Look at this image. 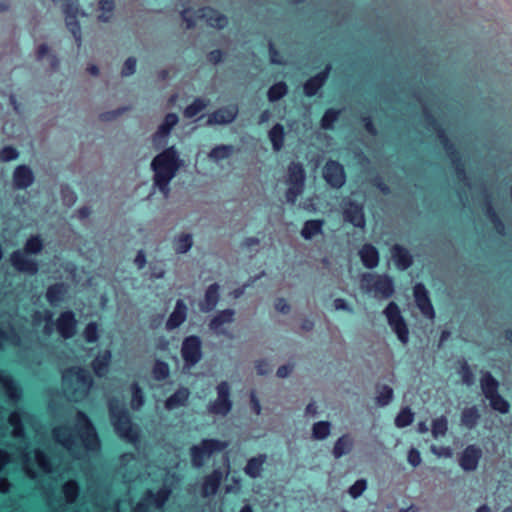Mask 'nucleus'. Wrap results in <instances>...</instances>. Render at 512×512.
I'll return each mask as SVG.
<instances>
[{"label":"nucleus","mask_w":512,"mask_h":512,"mask_svg":"<svg viewBox=\"0 0 512 512\" xmlns=\"http://www.w3.org/2000/svg\"><path fill=\"white\" fill-rule=\"evenodd\" d=\"M190 397V391L186 387L178 388L171 396H169L165 403L164 407L168 411H172L178 409L180 407H184L187 405Z\"/></svg>","instance_id":"b1692460"},{"label":"nucleus","mask_w":512,"mask_h":512,"mask_svg":"<svg viewBox=\"0 0 512 512\" xmlns=\"http://www.w3.org/2000/svg\"><path fill=\"white\" fill-rule=\"evenodd\" d=\"M288 88L284 82H278L272 85L267 93L268 100L275 102L284 97L287 94Z\"/></svg>","instance_id":"3c124183"},{"label":"nucleus","mask_w":512,"mask_h":512,"mask_svg":"<svg viewBox=\"0 0 512 512\" xmlns=\"http://www.w3.org/2000/svg\"><path fill=\"white\" fill-rule=\"evenodd\" d=\"M460 373H461L462 381L464 384H466L467 386H471L474 384V375H473L470 367L467 364H464L461 367Z\"/></svg>","instance_id":"774afa93"},{"label":"nucleus","mask_w":512,"mask_h":512,"mask_svg":"<svg viewBox=\"0 0 512 512\" xmlns=\"http://www.w3.org/2000/svg\"><path fill=\"white\" fill-rule=\"evenodd\" d=\"M209 104V100L203 98H196L188 105L184 110V116L186 118H193L203 111Z\"/></svg>","instance_id":"a18cd8bd"},{"label":"nucleus","mask_w":512,"mask_h":512,"mask_svg":"<svg viewBox=\"0 0 512 512\" xmlns=\"http://www.w3.org/2000/svg\"><path fill=\"white\" fill-rule=\"evenodd\" d=\"M61 196H62V200H63L64 204L69 207L72 206L77 200V196H76L75 192L72 191L68 187L62 188Z\"/></svg>","instance_id":"338daca9"},{"label":"nucleus","mask_w":512,"mask_h":512,"mask_svg":"<svg viewBox=\"0 0 512 512\" xmlns=\"http://www.w3.org/2000/svg\"><path fill=\"white\" fill-rule=\"evenodd\" d=\"M325 181L333 188H341L346 182V175L343 166L334 160L326 162L323 168Z\"/></svg>","instance_id":"f8f14e48"},{"label":"nucleus","mask_w":512,"mask_h":512,"mask_svg":"<svg viewBox=\"0 0 512 512\" xmlns=\"http://www.w3.org/2000/svg\"><path fill=\"white\" fill-rule=\"evenodd\" d=\"M233 317L234 310L232 309H225L223 311H220L209 322L210 330L214 331L217 334H224V331L221 330V327L224 324L231 323L233 321Z\"/></svg>","instance_id":"473e14b6"},{"label":"nucleus","mask_w":512,"mask_h":512,"mask_svg":"<svg viewBox=\"0 0 512 512\" xmlns=\"http://www.w3.org/2000/svg\"><path fill=\"white\" fill-rule=\"evenodd\" d=\"M305 169L300 162H291L287 169L288 189L285 197L290 204H295L297 198L303 193L305 186Z\"/></svg>","instance_id":"423d86ee"},{"label":"nucleus","mask_w":512,"mask_h":512,"mask_svg":"<svg viewBox=\"0 0 512 512\" xmlns=\"http://www.w3.org/2000/svg\"><path fill=\"white\" fill-rule=\"evenodd\" d=\"M344 220L353 224L355 227L362 228L365 225L363 206L349 201L343 212Z\"/></svg>","instance_id":"aec40b11"},{"label":"nucleus","mask_w":512,"mask_h":512,"mask_svg":"<svg viewBox=\"0 0 512 512\" xmlns=\"http://www.w3.org/2000/svg\"><path fill=\"white\" fill-rule=\"evenodd\" d=\"M198 12V17L205 19L207 24L211 27L221 29L224 28L228 23L226 16L212 8L204 7Z\"/></svg>","instance_id":"393cba45"},{"label":"nucleus","mask_w":512,"mask_h":512,"mask_svg":"<svg viewBox=\"0 0 512 512\" xmlns=\"http://www.w3.org/2000/svg\"><path fill=\"white\" fill-rule=\"evenodd\" d=\"M34 182V174L27 165H19L13 172V186L16 189H26Z\"/></svg>","instance_id":"4be33fe9"},{"label":"nucleus","mask_w":512,"mask_h":512,"mask_svg":"<svg viewBox=\"0 0 512 512\" xmlns=\"http://www.w3.org/2000/svg\"><path fill=\"white\" fill-rule=\"evenodd\" d=\"M233 152L231 145H218L209 152V158L214 161H219L228 158Z\"/></svg>","instance_id":"5fc2aeb1"},{"label":"nucleus","mask_w":512,"mask_h":512,"mask_svg":"<svg viewBox=\"0 0 512 512\" xmlns=\"http://www.w3.org/2000/svg\"><path fill=\"white\" fill-rule=\"evenodd\" d=\"M193 240L191 234L180 235L175 243V251L179 254H184L192 247Z\"/></svg>","instance_id":"bf43d9fd"},{"label":"nucleus","mask_w":512,"mask_h":512,"mask_svg":"<svg viewBox=\"0 0 512 512\" xmlns=\"http://www.w3.org/2000/svg\"><path fill=\"white\" fill-rule=\"evenodd\" d=\"M222 480V472L219 469L213 470V472L204 478L202 484V495L204 497H210L217 493Z\"/></svg>","instance_id":"cd10ccee"},{"label":"nucleus","mask_w":512,"mask_h":512,"mask_svg":"<svg viewBox=\"0 0 512 512\" xmlns=\"http://www.w3.org/2000/svg\"><path fill=\"white\" fill-rule=\"evenodd\" d=\"M414 420V413L409 407L403 408L395 418V426L404 428L409 426Z\"/></svg>","instance_id":"864d4df0"},{"label":"nucleus","mask_w":512,"mask_h":512,"mask_svg":"<svg viewBox=\"0 0 512 512\" xmlns=\"http://www.w3.org/2000/svg\"><path fill=\"white\" fill-rule=\"evenodd\" d=\"M111 357V352L109 350H105L97 355L92 361L93 371L98 377H103L107 374Z\"/></svg>","instance_id":"f704fd0d"},{"label":"nucleus","mask_w":512,"mask_h":512,"mask_svg":"<svg viewBox=\"0 0 512 512\" xmlns=\"http://www.w3.org/2000/svg\"><path fill=\"white\" fill-rule=\"evenodd\" d=\"M182 165V160L174 146L166 148L159 153L151 163L154 171V185L167 198L170 192L169 184L175 177L177 171Z\"/></svg>","instance_id":"f257e3e1"},{"label":"nucleus","mask_w":512,"mask_h":512,"mask_svg":"<svg viewBox=\"0 0 512 512\" xmlns=\"http://www.w3.org/2000/svg\"><path fill=\"white\" fill-rule=\"evenodd\" d=\"M66 294V288L63 283H55L50 285L46 291V299L51 306H57L63 301Z\"/></svg>","instance_id":"e433bc0d"},{"label":"nucleus","mask_w":512,"mask_h":512,"mask_svg":"<svg viewBox=\"0 0 512 512\" xmlns=\"http://www.w3.org/2000/svg\"><path fill=\"white\" fill-rule=\"evenodd\" d=\"M9 344L13 347H19L21 344V338L15 329L11 328L8 331L3 330L0 327V349Z\"/></svg>","instance_id":"37998d69"},{"label":"nucleus","mask_w":512,"mask_h":512,"mask_svg":"<svg viewBox=\"0 0 512 512\" xmlns=\"http://www.w3.org/2000/svg\"><path fill=\"white\" fill-rule=\"evenodd\" d=\"M427 120L432 126V129L437 133L439 142L443 146L446 154L451 160V163L456 172L457 178L460 181L467 182V176L465 171V165L461 160L459 153L457 152L454 144L449 140L445 130L439 125V123L430 115H427Z\"/></svg>","instance_id":"20e7f679"},{"label":"nucleus","mask_w":512,"mask_h":512,"mask_svg":"<svg viewBox=\"0 0 512 512\" xmlns=\"http://www.w3.org/2000/svg\"><path fill=\"white\" fill-rule=\"evenodd\" d=\"M359 256L363 265L368 269L375 268L378 265L379 253L371 244L363 245L359 251Z\"/></svg>","instance_id":"2f4dec72"},{"label":"nucleus","mask_w":512,"mask_h":512,"mask_svg":"<svg viewBox=\"0 0 512 512\" xmlns=\"http://www.w3.org/2000/svg\"><path fill=\"white\" fill-rule=\"evenodd\" d=\"M391 254L397 268L400 270L408 269L413 263L409 251L399 244L392 247Z\"/></svg>","instance_id":"c85d7f7f"},{"label":"nucleus","mask_w":512,"mask_h":512,"mask_svg":"<svg viewBox=\"0 0 512 512\" xmlns=\"http://www.w3.org/2000/svg\"><path fill=\"white\" fill-rule=\"evenodd\" d=\"M490 402V406L500 413H507L509 411V403L499 393L487 398Z\"/></svg>","instance_id":"052dcab7"},{"label":"nucleus","mask_w":512,"mask_h":512,"mask_svg":"<svg viewBox=\"0 0 512 512\" xmlns=\"http://www.w3.org/2000/svg\"><path fill=\"white\" fill-rule=\"evenodd\" d=\"M74 430L87 451L99 450L100 441L96 429L89 417L82 411H78L76 414Z\"/></svg>","instance_id":"39448f33"},{"label":"nucleus","mask_w":512,"mask_h":512,"mask_svg":"<svg viewBox=\"0 0 512 512\" xmlns=\"http://www.w3.org/2000/svg\"><path fill=\"white\" fill-rule=\"evenodd\" d=\"M187 311L188 309L185 302L182 299H178L176 301L174 310L169 315L166 321V330L173 331L174 329L178 328L181 324H183L187 318Z\"/></svg>","instance_id":"412c9836"},{"label":"nucleus","mask_w":512,"mask_h":512,"mask_svg":"<svg viewBox=\"0 0 512 512\" xmlns=\"http://www.w3.org/2000/svg\"><path fill=\"white\" fill-rule=\"evenodd\" d=\"M362 285L369 292H374L375 297L389 298L394 293L393 281L386 275L373 276L371 274H364Z\"/></svg>","instance_id":"9d476101"},{"label":"nucleus","mask_w":512,"mask_h":512,"mask_svg":"<svg viewBox=\"0 0 512 512\" xmlns=\"http://www.w3.org/2000/svg\"><path fill=\"white\" fill-rule=\"evenodd\" d=\"M217 398L209 403L208 412L214 415L226 416L232 409L230 399V386L228 382L222 381L216 387Z\"/></svg>","instance_id":"9b49d317"},{"label":"nucleus","mask_w":512,"mask_h":512,"mask_svg":"<svg viewBox=\"0 0 512 512\" xmlns=\"http://www.w3.org/2000/svg\"><path fill=\"white\" fill-rule=\"evenodd\" d=\"M269 139L272 143L273 150L278 152L284 144V128L281 124H276L269 131Z\"/></svg>","instance_id":"c03bdc74"},{"label":"nucleus","mask_w":512,"mask_h":512,"mask_svg":"<svg viewBox=\"0 0 512 512\" xmlns=\"http://www.w3.org/2000/svg\"><path fill=\"white\" fill-rule=\"evenodd\" d=\"M338 117L339 111L334 109L326 110L321 119V127L326 130L332 129Z\"/></svg>","instance_id":"680f3d73"},{"label":"nucleus","mask_w":512,"mask_h":512,"mask_svg":"<svg viewBox=\"0 0 512 512\" xmlns=\"http://www.w3.org/2000/svg\"><path fill=\"white\" fill-rule=\"evenodd\" d=\"M367 488V481L365 479H358L352 486L349 487L348 493L353 499L360 497Z\"/></svg>","instance_id":"0e129e2a"},{"label":"nucleus","mask_w":512,"mask_h":512,"mask_svg":"<svg viewBox=\"0 0 512 512\" xmlns=\"http://www.w3.org/2000/svg\"><path fill=\"white\" fill-rule=\"evenodd\" d=\"M353 448V439L349 434H344L337 439L334 444L332 454L334 458L339 459L351 452Z\"/></svg>","instance_id":"c9c22d12"},{"label":"nucleus","mask_w":512,"mask_h":512,"mask_svg":"<svg viewBox=\"0 0 512 512\" xmlns=\"http://www.w3.org/2000/svg\"><path fill=\"white\" fill-rule=\"evenodd\" d=\"M77 320L73 311L62 312L57 321L56 329L63 339H71L76 334Z\"/></svg>","instance_id":"dca6fc26"},{"label":"nucleus","mask_w":512,"mask_h":512,"mask_svg":"<svg viewBox=\"0 0 512 512\" xmlns=\"http://www.w3.org/2000/svg\"><path fill=\"white\" fill-rule=\"evenodd\" d=\"M220 286L217 283L209 285L205 291L204 300L199 304V308L202 312L212 311L218 304Z\"/></svg>","instance_id":"a878e982"},{"label":"nucleus","mask_w":512,"mask_h":512,"mask_svg":"<svg viewBox=\"0 0 512 512\" xmlns=\"http://www.w3.org/2000/svg\"><path fill=\"white\" fill-rule=\"evenodd\" d=\"M19 152L12 146H5L0 150V161L9 162L17 159Z\"/></svg>","instance_id":"69168bd1"},{"label":"nucleus","mask_w":512,"mask_h":512,"mask_svg":"<svg viewBox=\"0 0 512 512\" xmlns=\"http://www.w3.org/2000/svg\"><path fill=\"white\" fill-rule=\"evenodd\" d=\"M331 424L328 421H319L313 424L312 438L324 440L330 435Z\"/></svg>","instance_id":"de8ad7c7"},{"label":"nucleus","mask_w":512,"mask_h":512,"mask_svg":"<svg viewBox=\"0 0 512 512\" xmlns=\"http://www.w3.org/2000/svg\"><path fill=\"white\" fill-rule=\"evenodd\" d=\"M330 67H326V69L317 75L308 79L304 84V93L305 95L311 97L314 96L318 90L324 85L328 78Z\"/></svg>","instance_id":"7c9ffc66"},{"label":"nucleus","mask_w":512,"mask_h":512,"mask_svg":"<svg viewBox=\"0 0 512 512\" xmlns=\"http://www.w3.org/2000/svg\"><path fill=\"white\" fill-rule=\"evenodd\" d=\"M393 399V389L388 385L377 387L376 403L380 407L387 406Z\"/></svg>","instance_id":"09e8293b"},{"label":"nucleus","mask_w":512,"mask_h":512,"mask_svg":"<svg viewBox=\"0 0 512 512\" xmlns=\"http://www.w3.org/2000/svg\"><path fill=\"white\" fill-rule=\"evenodd\" d=\"M481 415L476 406L465 408L461 414V425L467 429H473L477 426Z\"/></svg>","instance_id":"4c0bfd02"},{"label":"nucleus","mask_w":512,"mask_h":512,"mask_svg":"<svg viewBox=\"0 0 512 512\" xmlns=\"http://www.w3.org/2000/svg\"><path fill=\"white\" fill-rule=\"evenodd\" d=\"M180 353L183 359L184 368H193L203 357L202 341L200 337L197 335L185 337L181 344Z\"/></svg>","instance_id":"6e6552de"},{"label":"nucleus","mask_w":512,"mask_h":512,"mask_svg":"<svg viewBox=\"0 0 512 512\" xmlns=\"http://www.w3.org/2000/svg\"><path fill=\"white\" fill-rule=\"evenodd\" d=\"M146 499L149 500L150 507L153 506L156 509H162L166 502L169 500V497L171 495V489L163 486L160 489H158L156 492H154L151 489H148L145 491Z\"/></svg>","instance_id":"bb28decb"},{"label":"nucleus","mask_w":512,"mask_h":512,"mask_svg":"<svg viewBox=\"0 0 512 512\" xmlns=\"http://www.w3.org/2000/svg\"><path fill=\"white\" fill-rule=\"evenodd\" d=\"M8 423L12 426V436L14 438H25V429L22 422V416L19 411L16 410L10 413Z\"/></svg>","instance_id":"58836bf2"},{"label":"nucleus","mask_w":512,"mask_h":512,"mask_svg":"<svg viewBox=\"0 0 512 512\" xmlns=\"http://www.w3.org/2000/svg\"><path fill=\"white\" fill-rule=\"evenodd\" d=\"M482 457V450L474 445H468L459 457V466L466 472L475 471Z\"/></svg>","instance_id":"2eb2a0df"},{"label":"nucleus","mask_w":512,"mask_h":512,"mask_svg":"<svg viewBox=\"0 0 512 512\" xmlns=\"http://www.w3.org/2000/svg\"><path fill=\"white\" fill-rule=\"evenodd\" d=\"M35 461L38 467L45 473H51L53 471L52 462L49 456L40 449H36L34 452Z\"/></svg>","instance_id":"603ef678"},{"label":"nucleus","mask_w":512,"mask_h":512,"mask_svg":"<svg viewBox=\"0 0 512 512\" xmlns=\"http://www.w3.org/2000/svg\"><path fill=\"white\" fill-rule=\"evenodd\" d=\"M170 375L169 365L162 360L157 359L152 368V377L156 381H163Z\"/></svg>","instance_id":"49530a36"},{"label":"nucleus","mask_w":512,"mask_h":512,"mask_svg":"<svg viewBox=\"0 0 512 512\" xmlns=\"http://www.w3.org/2000/svg\"><path fill=\"white\" fill-rule=\"evenodd\" d=\"M0 384L2 385L3 389L5 390V393L7 397L13 401L16 402L21 398V389L18 387L14 379L4 371L0 370Z\"/></svg>","instance_id":"c756f323"},{"label":"nucleus","mask_w":512,"mask_h":512,"mask_svg":"<svg viewBox=\"0 0 512 512\" xmlns=\"http://www.w3.org/2000/svg\"><path fill=\"white\" fill-rule=\"evenodd\" d=\"M228 443L218 439H203L200 444L193 445L190 448L191 464L194 468H201L205 460L210 458L215 452H221L226 449Z\"/></svg>","instance_id":"0eeeda50"},{"label":"nucleus","mask_w":512,"mask_h":512,"mask_svg":"<svg viewBox=\"0 0 512 512\" xmlns=\"http://www.w3.org/2000/svg\"><path fill=\"white\" fill-rule=\"evenodd\" d=\"M111 424L116 434L129 443L138 441V432L133 428L131 418L125 405L118 399L112 398L108 403Z\"/></svg>","instance_id":"7ed1b4c3"},{"label":"nucleus","mask_w":512,"mask_h":512,"mask_svg":"<svg viewBox=\"0 0 512 512\" xmlns=\"http://www.w3.org/2000/svg\"><path fill=\"white\" fill-rule=\"evenodd\" d=\"M78 8L71 5H66L64 7V13L66 15L65 21L66 26L68 30L72 33L73 37L75 38L78 46L81 44V28L80 24L76 19Z\"/></svg>","instance_id":"5701e85b"},{"label":"nucleus","mask_w":512,"mask_h":512,"mask_svg":"<svg viewBox=\"0 0 512 512\" xmlns=\"http://www.w3.org/2000/svg\"><path fill=\"white\" fill-rule=\"evenodd\" d=\"M486 215L490 219V221L493 223L496 231L499 234L504 235L505 234V226L490 203H488L486 206Z\"/></svg>","instance_id":"13d9d810"},{"label":"nucleus","mask_w":512,"mask_h":512,"mask_svg":"<svg viewBox=\"0 0 512 512\" xmlns=\"http://www.w3.org/2000/svg\"><path fill=\"white\" fill-rule=\"evenodd\" d=\"M383 313L399 341L404 345L407 344L409 341V331L398 305L395 302H390Z\"/></svg>","instance_id":"1a4fd4ad"},{"label":"nucleus","mask_w":512,"mask_h":512,"mask_svg":"<svg viewBox=\"0 0 512 512\" xmlns=\"http://www.w3.org/2000/svg\"><path fill=\"white\" fill-rule=\"evenodd\" d=\"M322 226V220H308L304 223L301 230V236L306 240H310L322 232Z\"/></svg>","instance_id":"79ce46f5"},{"label":"nucleus","mask_w":512,"mask_h":512,"mask_svg":"<svg viewBox=\"0 0 512 512\" xmlns=\"http://www.w3.org/2000/svg\"><path fill=\"white\" fill-rule=\"evenodd\" d=\"M238 106L236 104L221 107L209 115L207 125H225L232 123L238 115Z\"/></svg>","instance_id":"a211bd4d"},{"label":"nucleus","mask_w":512,"mask_h":512,"mask_svg":"<svg viewBox=\"0 0 512 512\" xmlns=\"http://www.w3.org/2000/svg\"><path fill=\"white\" fill-rule=\"evenodd\" d=\"M414 299L417 307L428 319H434L435 311L428 296V291L422 283H417L413 289Z\"/></svg>","instance_id":"f3484780"},{"label":"nucleus","mask_w":512,"mask_h":512,"mask_svg":"<svg viewBox=\"0 0 512 512\" xmlns=\"http://www.w3.org/2000/svg\"><path fill=\"white\" fill-rule=\"evenodd\" d=\"M93 380L88 370L70 367L62 374V389L69 401L84 400L92 387Z\"/></svg>","instance_id":"f03ea898"},{"label":"nucleus","mask_w":512,"mask_h":512,"mask_svg":"<svg viewBox=\"0 0 512 512\" xmlns=\"http://www.w3.org/2000/svg\"><path fill=\"white\" fill-rule=\"evenodd\" d=\"M448 430V420L445 416H440L432 422V435L434 438L442 437Z\"/></svg>","instance_id":"6e6d98bb"},{"label":"nucleus","mask_w":512,"mask_h":512,"mask_svg":"<svg viewBox=\"0 0 512 512\" xmlns=\"http://www.w3.org/2000/svg\"><path fill=\"white\" fill-rule=\"evenodd\" d=\"M21 250L13 251L10 255L11 265L15 270L29 275L37 274L39 266L36 260L28 258Z\"/></svg>","instance_id":"ddd939ff"},{"label":"nucleus","mask_w":512,"mask_h":512,"mask_svg":"<svg viewBox=\"0 0 512 512\" xmlns=\"http://www.w3.org/2000/svg\"><path fill=\"white\" fill-rule=\"evenodd\" d=\"M132 398L130 406L133 410L138 411L144 405V394L137 382L131 384Z\"/></svg>","instance_id":"8fccbe9b"},{"label":"nucleus","mask_w":512,"mask_h":512,"mask_svg":"<svg viewBox=\"0 0 512 512\" xmlns=\"http://www.w3.org/2000/svg\"><path fill=\"white\" fill-rule=\"evenodd\" d=\"M43 249V241L39 235L31 236L24 245L26 254H39Z\"/></svg>","instance_id":"4d7b16f0"},{"label":"nucleus","mask_w":512,"mask_h":512,"mask_svg":"<svg viewBox=\"0 0 512 512\" xmlns=\"http://www.w3.org/2000/svg\"><path fill=\"white\" fill-rule=\"evenodd\" d=\"M179 118L175 113H168L162 124L158 127L154 133L152 142L156 148H161L166 145L167 138L171 133L173 127L178 123Z\"/></svg>","instance_id":"4468645a"},{"label":"nucleus","mask_w":512,"mask_h":512,"mask_svg":"<svg viewBox=\"0 0 512 512\" xmlns=\"http://www.w3.org/2000/svg\"><path fill=\"white\" fill-rule=\"evenodd\" d=\"M266 459L267 456L265 454H259L256 457L250 458L244 467L245 474L253 479L260 477Z\"/></svg>","instance_id":"72a5a7b5"},{"label":"nucleus","mask_w":512,"mask_h":512,"mask_svg":"<svg viewBox=\"0 0 512 512\" xmlns=\"http://www.w3.org/2000/svg\"><path fill=\"white\" fill-rule=\"evenodd\" d=\"M52 436L55 442L59 443L66 450L72 452L76 447L77 439L74 431L65 425L56 426L52 430Z\"/></svg>","instance_id":"6ab92c4d"},{"label":"nucleus","mask_w":512,"mask_h":512,"mask_svg":"<svg viewBox=\"0 0 512 512\" xmlns=\"http://www.w3.org/2000/svg\"><path fill=\"white\" fill-rule=\"evenodd\" d=\"M83 336L87 343H95L99 338L97 324L95 322L88 323L84 329Z\"/></svg>","instance_id":"e2e57ef3"},{"label":"nucleus","mask_w":512,"mask_h":512,"mask_svg":"<svg viewBox=\"0 0 512 512\" xmlns=\"http://www.w3.org/2000/svg\"><path fill=\"white\" fill-rule=\"evenodd\" d=\"M481 389L485 398L498 393V381L489 372H485L481 378Z\"/></svg>","instance_id":"ea45409f"},{"label":"nucleus","mask_w":512,"mask_h":512,"mask_svg":"<svg viewBox=\"0 0 512 512\" xmlns=\"http://www.w3.org/2000/svg\"><path fill=\"white\" fill-rule=\"evenodd\" d=\"M62 493L67 504L76 502L80 494V486L76 480H68L62 485Z\"/></svg>","instance_id":"a19ab883"}]
</instances>
